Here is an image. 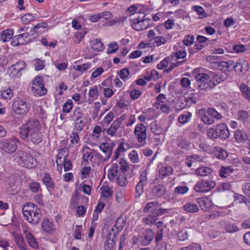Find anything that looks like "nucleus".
<instances>
[{"label":"nucleus","instance_id":"4468645a","mask_svg":"<svg viewBox=\"0 0 250 250\" xmlns=\"http://www.w3.org/2000/svg\"><path fill=\"white\" fill-rule=\"evenodd\" d=\"M33 35L29 33L20 34L15 36L12 43L13 45L18 46L20 44H23L24 43H28L33 40L32 38Z\"/></svg>","mask_w":250,"mask_h":250},{"label":"nucleus","instance_id":"6e6d98bb","mask_svg":"<svg viewBox=\"0 0 250 250\" xmlns=\"http://www.w3.org/2000/svg\"><path fill=\"white\" fill-rule=\"evenodd\" d=\"M79 133L80 132H77L76 131H72V132L71 133L70 136V139L71 144H77L79 143L80 141Z\"/></svg>","mask_w":250,"mask_h":250},{"label":"nucleus","instance_id":"cd10ccee","mask_svg":"<svg viewBox=\"0 0 250 250\" xmlns=\"http://www.w3.org/2000/svg\"><path fill=\"white\" fill-rule=\"evenodd\" d=\"M173 171L170 166H162L159 170V176L162 178L167 177L172 174Z\"/></svg>","mask_w":250,"mask_h":250},{"label":"nucleus","instance_id":"473e14b6","mask_svg":"<svg viewBox=\"0 0 250 250\" xmlns=\"http://www.w3.org/2000/svg\"><path fill=\"white\" fill-rule=\"evenodd\" d=\"M42 228L44 231L47 232H51L55 229L53 222L48 218L44 219L42 222Z\"/></svg>","mask_w":250,"mask_h":250},{"label":"nucleus","instance_id":"49530a36","mask_svg":"<svg viewBox=\"0 0 250 250\" xmlns=\"http://www.w3.org/2000/svg\"><path fill=\"white\" fill-rule=\"evenodd\" d=\"M202 247L199 244L192 243L190 245L182 247L178 250H201Z\"/></svg>","mask_w":250,"mask_h":250},{"label":"nucleus","instance_id":"680f3d73","mask_svg":"<svg viewBox=\"0 0 250 250\" xmlns=\"http://www.w3.org/2000/svg\"><path fill=\"white\" fill-rule=\"evenodd\" d=\"M188 190V188L187 186H178L175 188L174 192L176 194H184Z\"/></svg>","mask_w":250,"mask_h":250},{"label":"nucleus","instance_id":"f3484780","mask_svg":"<svg viewBox=\"0 0 250 250\" xmlns=\"http://www.w3.org/2000/svg\"><path fill=\"white\" fill-rule=\"evenodd\" d=\"M99 147L104 153V156L99 155V158L101 157L103 159V161L104 162L108 161L112 154L113 147L110 146L108 143H102Z\"/></svg>","mask_w":250,"mask_h":250},{"label":"nucleus","instance_id":"5701e85b","mask_svg":"<svg viewBox=\"0 0 250 250\" xmlns=\"http://www.w3.org/2000/svg\"><path fill=\"white\" fill-rule=\"evenodd\" d=\"M213 153L215 157L220 160H225L228 156L227 151L219 146H215L213 148Z\"/></svg>","mask_w":250,"mask_h":250},{"label":"nucleus","instance_id":"393cba45","mask_svg":"<svg viewBox=\"0 0 250 250\" xmlns=\"http://www.w3.org/2000/svg\"><path fill=\"white\" fill-rule=\"evenodd\" d=\"M221 224L224 227L225 230L229 233H233L238 231V229L235 224L229 221H223L221 222Z\"/></svg>","mask_w":250,"mask_h":250},{"label":"nucleus","instance_id":"13d9d810","mask_svg":"<svg viewBox=\"0 0 250 250\" xmlns=\"http://www.w3.org/2000/svg\"><path fill=\"white\" fill-rule=\"evenodd\" d=\"M151 130L155 135H160L163 132L162 128L155 123L151 124Z\"/></svg>","mask_w":250,"mask_h":250},{"label":"nucleus","instance_id":"79ce46f5","mask_svg":"<svg viewBox=\"0 0 250 250\" xmlns=\"http://www.w3.org/2000/svg\"><path fill=\"white\" fill-rule=\"evenodd\" d=\"M125 224V218L123 216H120L116 220L115 227L116 229L117 232H120L122 230Z\"/></svg>","mask_w":250,"mask_h":250},{"label":"nucleus","instance_id":"6e6552de","mask_svg":"<svg viewBox=\"0 0 250 250\" xmlns=\"http://www.w3.org/2000/svg\"><path fill=\"white\" fill-rule=\"evenodd\" d=\"M30 108V104L26 101L18 98L15 100L12 104L13 111L18 115L26 114Z\"/></svg>","mask_w":250,"mask_h":250},{"label":"nucleus","instance_id":"f704fd0d","mask_svg":"<svg viewBox=\"0 0 250 250\" xmlns=\"http://www.w3.org/2000/svg\"><path fill=\"white\" fill-rule=\"evenodd\" d=\"M233 169L231 167H221L219 170V176L222 178H227V177L230 175L233 172Z\"/></svg>","mask_w":250,"mask_h":250},{"label":"nucleus","instance_id":"4be33fe9","mask_svg":"<svg viewBox=\"0 0 250 250\" xmlns=\"http://www.w3.org/2000/svg\"><path fill=\"white\" fill-rule=\"evenodd\" d=\"M166 189L164 186L158 184L155 186L152 189V195L156 198H160L165 195Z\"/></svg>","mask_w":250,"mask_h":250},{"label":"nucleus","instance_id":"72a5a7b5","mask_svg":"<svg viewBox=\"0 0 250 250\" xmlns=\"http://www.w3.org/2000/svg\"><path fill=\"white\" fill-rule=\"evenodd\" d=\"M91 48L94 51H102L104 47V44L100 40L96 39L91 41Z\"/></svg>","mask_w":250,"mask_h":250},{"label":"nucleus","instance_id":"412c9836","mask_svg":"<svg viewBox=\"0 0 250 250\" xmlns=\"http://www.w3.org/2000/svg\"><path fill=\"white\" fill-rule=\"evenodd\" d=\"M23 233L28 245L33 249H37L38 247L37 242L31 232L28 230H24Z\"/></svg>","mask_w":250,"mask_h":250},{"label":"nucleus","instance_id":"864d4df0","mask_svg":"<svg viewBox=\"0 0 250 250\" xmlns=\"http://www.w3.org/2000/svg\"><path fill=\"white\" fill-rule=\"evenodd\" d=\"M73 107V102L71 100H67L62 105V111L64 113H69Z\"/></svg>","mask_w":250,"mask_h":250},{"label":"nucleus","instance_id":"e433bc0d","mask_svg":"<svg viewBox=\"0 0 250 250\" xmlns=\"http://www.w3.org/2000/svg\"><path fill=\"white\" fill-rule=\"evenodd\" d=\"M234 138L237 142H242L248 139L247 134L240 129L237 130L234 133Z\"/></svg>","mask_w":250,"mask_h":250},{"label":"nucleus","instance_id":"f03ea898","mask_svg":"<svg viewBox=\"0 0 250 250\" xmlns=\"http://www.w3.org/2000/svg\"><path fill=\"white\" fill-rule=\"evenodd\" d=\"M144 212L150 213L144 220L146 224L151 225L156 222L158 219V216L167 213L168 209L160 208V205L158 202H150L145 205Z\"/></svg>","mask_w":250,"mask_h":250},{"label":"nucleus","instance_id":"2f4dec72","mask_svg":"<svg viewBox=\"0 0 250 250\" xmlns=\"http://www.w3.org/2000/svg\"><path fill=\"white\" fill-rule=\"evenodd\" d=\"M43 183L48 189H53L54 188L53 181L49 173H46L42 179Z\"/></svg>","mask_w":250,"mask_h":250},{"label":"nucleus","instance_id":"1a4fd4ad","mask_svg":"<svg viewBox=\"0 0 250 250\" xmlns=\"http://www.w3.org/2000/svg\"><path fill=\"white\" fill-rule=\"evenodd\" d=\"M42 81L41 76H36L33 81L31 92L35 96H42L47 93Z\"/></svg>","mask_w":250,"mask_h":250},{"label":"nucleus","instance_id":"20e7f679","mask_svg":"<svg viewBox=\"0 0 250 250\" xmlns=\"http://www.w3.org/2000/svg\"><path fill=\"white\" fill-rule=\"evenodd\" d=\"M14 160L18 165L26 168H31L37 165V161L32 155L27 152L19 150L13 155Z\"/></svg>","mask_w":250,"mask_h":250},{"label":"nucleus","instance_id":"5fc2aeb1","mask_svg":"<svg viewBox=\"0 0 250 250\" xmlns=\"http://www.w3.org/2000/svg\"><path fill=\"white\" fill-rule=\"evenodd\" d=\"M166 39L162 37L157 36L155 38H154V39L153 40V42L152 43V44L154 45V43L157 46H160L162 45H163L165 44L167 42Z\"/></svg>","mask_w":250,"mask_h":250},{"label":"nucleus","instance_id":"c85d7f7f","mask_svg":"<svg viewBox=\"0 0 250 250\" xmlns=\"http://www.w3.org/2000/svg\"><path fill=\"white\" fill-rule=\"evenodd\" d=\"M233 67H235V70H238L241 72H246L249 69V63L247 61L242 60L239 62H237L235 64V66H233Z\"/></svg>","mask_w":250,"mask_h":250},{"label":"nucleus","instance_id":"f257e3e1","mask_svg":"<svg viewBox=\"0 0 250 250\" xmlns=\"http://www.w3.org/2000/svg\"><path fill=\"white\" fill-rule=\"evenodd\" d=\"M41 125L39 121L30 119L22 125L20 129V136L25 141H30L38 145L42 141L43 134L41 132Z\"/></svg>","mask_w":250,"mask_h":250},{"label":"nucleus","instance_id":"b1692460","mask_svg":"<svg viewBox=\"0 0 250 250\" xmlns=\"http://www.w3.org/2000/svg\"><path fill=\"white\" fill-rule=\"evenodd\" d=\"M67 154H66V149L65 148L62 149L56 156V163L57 168L62 170V166L63 161L66 159Z\"/></svg>","mask_w":250,"mask_h":250},{"label":"nucleus","instance_id":"ddd939ff","mask_svg":"<svg viewBox=\"0 0 250 250\" xmlns=\"http://www.w3.org/2000/svg\"><path fill=\"white\" fill-rule=\"evenodd\" d=\"M134 133L140 143L146 144V128L143 124H139L136 125Z\"/></svg>","mask_w":250,"mask_h":250},{"label":"nucleus","instance_id":"37998d69","mask_svg":"<svg viewBox=\"0 0 250 250\" xmlns=\"http://www.w3.org/2000/svg\"><path fill=\"white\" fill-rule=\"evenodd\" d=\"M211 77L212 81L215 83L216 82L217 83H219L221 82L224 81L226 79V74H216L215 73H211Z\"/></svg>","mask_w":250,"mask_h":250},{"label":"nucleus","instance_id":"7c9ffc66","mask_svg":"<svg viewBox=\"0 0 250 250\" xmlns=\"http://www.w3.org/2000/svg\"><path fill=\"white\" fill-rule=\"evenodd\" d=\"M13 36V31L8 29L3 31L0 35V40L3 42H8Z\"/></svg>","mask_w":250,"mask_h":250},{"label":"nucleus","instance_id":"0e129e2a","mask_svg":"<svg viewBox=\"0 0 250 250\" xmlns=\"http://www.w3.org/2000/svg\"><path fill=\"white\" fill-rule=\"evenodd\" d=\"M128 157L130 161L133 163H136L139 161V157L137 152L136 150H132L129 154Z\"/></svg>","mask_w":250,"mask_h":250},{"label":"nucleus","instance_id":"052dcab7","mask_svg":"<svg viewBox=\"0 0 250 250\" xmlns=\"http://www.w3.org/2000/svg\"><path fill=\"white\" fill-rule=\"evenodd\" d=\"M194 41V37L193 35H186L184 40L183 43L185 45L187 46L191 45L193 42Z\"/></svg>","mask_w":250,"mask_h":250},{"label":"nucleus","instance_id":"9d476101","mask_svg":"<svg viewBox=\"0 0 250 250\" xmlns=\"http://www.w3.org/2000/svg\"><path fill=\"white\" fill-rule=\"evenodd\" d=\"M215 185V182L213 181H199L195 184L194 189L197 192H206L212 189Z\"/></svg>","mask_w":250,"mask_h":250},{"label":"nucleus","instance_id":"bb28decb","mask_svg":"<svg viewBox=\"0 0 250 250\" xmlns=\"http://www.w3.org/2000/svg\"><path fill=\"white\" fill-rule=\"evenodd\" d=\"M150 21V20L146 19L145 20H139L136 22L133 23L132 27L137 31L144 30L147 28V24H145V22Z\"/></svg>","mask_w":250,"mask_h":250},{"label":"nucleus","instance_id":"0eeeda50","mask_svg":"<svg viewBox=\"0 0 250 250\" xmlns=\"http://www.w3.org/2000/svg\"><path fill=\"white\" fill-rule=\"evenodd\" d=\"M17 148V140L15 139H4L0 141V149L4 153L11 154Z\"/></svg>","mask_w":250,"mask_h":250},{"label":"nucleus","instance_id":"a19ab883","mask_svg":"<svg viewBox=\"0 0 250 250\" xmlns=\"http://www.w3.org/2000/svg\"><path fill=\"white\" fill-rule=\"evenodd\" d=\"M184 209L186 211L190 213L196 212L199 210L197 205L191 202L186 204L184 206Z\"/></svg>","mask_w":250,"mask_h":250},{"label":"nucleus","instance_id":"58836bf2","mask_svg":"<svg viewBox=\"0 0 250 250\" xmlns=\"http://www.w3.org/2000/svg\"><path fill=\"white\" fill-rule=\"evenodd\" d=\"M212 170L208 167H199L196 170V173L197 175L201 176H206L211 173H212Z\"/></svg>","mask_w":250,"mask_h":250},{"label":"nucleus","instance_id":"c03bdc74","mask_svg":"<svg viewBox=\"0 0 250 250\" xmlns=\"http://www.w3.org/2000/svg\"><path fill=\"white\" fill-rule=\"evenodd\" d=\"M207 113L209 116H210L216 120H220L222 118L221 114L213 108H208L207 110Z\"/></svg>","mask_w":250,"mask_h":250},{"label":"nucleus","instance_id":"6ab92c4d","mask_svg":"<svg viewBox=\"0 0 250 250\" xmlns=\"http://www.w3.org/2000/svg\"><path fill=\"white\" fill-rule=\"evenodd\" d=\"M14 239L17 246L20 250H27V246L21 234L14 233Z\"/></svg>","mask_w":250,"mask_h":250},{"label":"nucleus","instance_id":"a211bd4d","mask_svg":"<svg viewBox=\"0 0 250 250\" xmlns=\"http://www.w3.org/2000/svg\"><path fill=\"white\" fill-rule=\"evenodd\" d=\"M157 108H160L163 112L168 113L169 107L165 104L166 97L164 94H160L156 97Z\"/></svg>","mask_w":250,"mask_h":250},{"label":"nucleus","instance_id":"9b49d317","mask_svg":"<svg viewBox=\"0 0 250 250\" xmlns=\"http://www.w3.org/2000/svg\"><path fill=\"white\" fill-rule=\"evenodd\" d=\"M25 66L24 61H19L9 67L7 73L10 77L20 78L22 75L21 71L25 68Z\"/></svg>","mask_w":250,"mask_h":250},{"label":"nucleus","instance_id":"c756f323","mask_svg":"<svg viewBox=\"0 0 250 250\" xmlns=\"http://www.w3.org/2000/svg\"><path fill=\"white\" fill-rule=\"evenodd\" d=\"M199 203L200 207L204 211H207L212 208V203L210 200L207 198L200 199Z\"/></svg>","mask_w":250,"mask_h":250},{"label":"nucleus","instance_id":"aec40b11","mask_svg":"<svg viewBox=\"0 0 250 250\" xmlns=\"http://www.w3.org/2000/svg\"><path fill=\"white\" fill-rule=\"evenodd\" d=\"M122 124V119L119 118L114 121L107 130V133L111 136H115L118 129L121 126Z\"/></svg>","mask_w":250,"mask_h":250},{"label":"nucleus","instance_id":"09e8293b","mask_svg":"<svg viewBox=\"0 0 250 250\" xmlns=\"http://www.w3.org/2000/svg\"><path fill=\"white\" fill-rule=\"evenodd\" d=\"M238 120L243 123L247 122L249 118V113L247 111L241 110L237 113Z\"/></svg>","mask_w":250,"mask_h":250},{"label":"nucleus","instance_id":"ea45409f","mask_svg":"<svg viewBox=\"0 0 250 250\" xmlns=\"http://www.w3.org/2000/svg\"><path fill=\"white\" fill-rule=\"evenodd\" d=\"M116 244V241L113 238H110V235H108L106 238V240L104 244V248L105 250H112Z\"/></svg>","mask_w":250,"mask_h":250},{"label":"nucleus","instance_id":"3c124183","mask_svg":"<svg viewBox=\"0 0 250 250\" xmlns=\"http://www.w3.org/2000/svg\"><path fill=\"white\" fill-rule=\"evenodd\" d=\"M191 113L188 112L185 114H181L178 118V121L182 124H185L190 120Z\"/></svg>","mask_w":250,"mask_h":250},{"label":"nucleus","instance_id":"c9c22d12","mask_svg":"<svg viewBox=\"0 0 250 250\" xmlns=\"http://www.w3.org/2000/svg\"><path fill=\"white\" fill-rule=\"evenodd\" d=\"M198 96L197 94L192 93L187 97L184 98V102L186 103V104L188 106H190L192 104H195L197 102Z\"/></svg>","mask_w":250,"mask_h":250},{"label":"nucleus","instance_id":"a878e982","mask_svg":"<svg viewBox=\"0 0 250 250\" xmlns=\"http://www.w3.org/2000/svg\"><path fill=\"white\" fill-rule=\"evenodd\" d=\"M120 166L118 164L114 163L108 169V177L109 179H113L116 177L119 172Z\"/></svg>","mask_w":250,"mask_h":250},{"label":"nucleus","instance_id":"39448f33","mask_svg":"<svg viewBox=\"0 0 250 250\" xmlns=\"http://www.w3.org/2000/svg\"><path fill=\"white\" fill-rule=\"evenodd\" d=\"M208 136L211 139L220 138L221 139H227L229 136V132L225 124L217 125L215 128L211 127L207 131Z\"/></svg>","mask_w":250,"mask_h":250},{"label":"nucleus","instance_id":"e2e57ef3","mask_svg":"<svg viewBox=\"0 0 250 250\" xmlns=\"http://www.w3.org/2000/svg\"><path fill=\"white\" fill-rule=\"evenodd\" d=\"M34 18V17L31 14H26L21 17V20L24 24H26L29 23L30 21H33Z\"/></svg>","mask_w":250,"mask_h":250},{"label":"nucleus","instance_id":"f8f14e48","mask_svg":"<svg viewBox=\"0 0 250 250\" xmlns=\"http://www.w3.org/2000/svg\"><path fill=\"white\" fill-rule=\"evenodd\" d=\"M73 116L75 119L73 130L80 132L85 126V123L82 120L83 114L82 113L80 108H77L74 111Z\"/></svg>","mask_w":250,"mask_h":250},{"label":"nucleus","instance_id":"de8ad7c7","mask_svg":"<svg viewBox=\"0 0 250 250\" xmlns=\"http://www.w3.org/2000/svg\"><path fill=\"white\" fill-rule=\"evenodd\" d=\"M240 89L243 94V96L250 101V90L248 86L242 83L240 86Z\"/></svg>","mask_w":250,"mask_h":250},{"label":"nucleus","instance_id":"4c0bfd02","mask_svg":"<svg viewBox=\"0 0 250 250\" xmlns=\"http://www.w3.org/2000/svg\"><path fill=\"white\" fill-rule=\"evenodd\" d=\"M177 238L179 241H185L188 239V231L187 229L179 230L177 233Z\"/></svg>","mask_w":250,"mask_h":250},{"label":"nucleus","instance_id":"bf43d9fd","mask_svg":"<svg viewBox=\"0 0 250 250\" xmlns=\"http://www.w3.org/2000/svg\"><path fill=\"white\" fill-rule=\"evenodd\" d=\"M29 188L31 192L33 193H37L41 189L40 183L36 182L30 183Z\"/></svg>","mask_w":250,"mask_h":250},{"label":"nucleus","instance_id":"8fccbe9b","mask_svg":"<svg viewBox=\"0 0 250 250\" xmlns=\"http://www.w3.org/2000/svg\"><path fill=\"white\" fill-rule=\"evenodd\" d=\"M100 190L101 191L102 195L104 198H109L112 195V191L111 189L107 186L102 187L101 188Z\"/></svg>","mask_w":250,"mask_h":250},{"label":"nucleus","instance_id":"338daca9","mask_svg":"<svg viewBox=\"0 0 250 250\" xmlns=\"http://www.w3.org/2000/svg\"><path fill=\"white\" fill-rule=\"evenodd\" d=\"M34 66L36 70H40L42 69L44 66V61L39 59H36L35 60Z\"/></svg>","mask_w":250,"mask_h":250},{"label":"nucleus","instance_id":"4d7b16f0","mask_svg":"<svg viewBox=\"0 0 250 250\" xmlns=\"http://www.w3.org/2000/svg\"><path fill=\"white\" fill-rule=\"evenodd\" d=\"M177 145L182 148L185 149L188 146L189 143L186 139L180 138L177 141Z\"/></svg>","mask_w":250,"mask_h":250},{"label":"nucleus","instance_id":"dca6fc26","mask_svg":"<svg viewBox=\"0 0 250 250\" xmlns=\"http://www.w3.org/2000/svg\"><path fill=\"white\" fill-rule=\"evenodd\" d=\"M147 183L146 174L143 172L140 177V180L136 186V197H139L144 192V186Z\"/></svg>","mask_w":250,"mask_h":250},{"label":"nucleus","instance_id":"774afa93","mask_svg":"<svg viewBox=\"0 0 250 250\" xmlns=\"http://www.w3.org/2000/svg\"><path fill=\"white\" fill-rule=\"evenodd\" d=\"M243 192L250 197V183H245L242 186Z\"/></svg>","mask_w":250,"mask_h":250},{"label":"nucleus","instance_id":"423d86ee","mask_svg":"<svg viewBox=\"0 0 250 250\" xmlns=\"http://www.w3.org/2000/svg\"><path fill=\"white\" fill-rule=\"evenodd\" d=\"M197 85L201 90L208 91L213 88L216 84L211 79V73L208 75L206 73H200L196 75Z\"/></svg>","mask_w":250,"mask_h":250},{"label":"nucleus","instance_id":"2eb2a0df","mask_svg":"<svg viewBox=\"0 0 250 250\" xmlns=\"http://www.w3.org/2000/svg\"><path fill=\"white\" fill-rule=\"evenodd\" d=\"M154 237V232L151 229H146L140 237V243L141 245L146 246L149 245Z\"/></svg>","mask_w":250,"mask_h":250},{"label":"nucleus","instance_id":"69168bd1","mask_svg":"<svg viewBox=\"0 0 250 250\" xmlns=\"http://www.w3.org/2000/svg\"><path fill=\"white\" fill-rule=\"evenodd\" d=\"M169 60L170 58L168 57L165 58L157 64V68L159 69H163L166 68L168 65Z\"/></svg>","mask_w":250,"mask_h":250},{"label":"nucleus","instance_id":"603ef678","mask_svg":"<svg viewBox=\"0 0 250 250\" xmlns=\"http://www.w3.org/2000/svg\"><path fill=\"white\" fill-rule=\"evenodd\" d=\"M91 64L90 63H86L80 65H74L73 68L75 70L79 71L81 73H83L87 69L90 68Z\"/></svg>","mask_w":250,"mask_h":250},{"label":"nucleus","instance_id":"a18cd8bd","mask_svg":"<svg viewBox=\"0 0 250 250\" xmlns=\"http://www.w3.org/2000/svg\"><path fill=\"white\" fill-rule=\"evenodd\" d=\"M117 183L121 187H125L127 185L128 182L125 173L122 172L119 175L117 178Z\"/></svg>","mask_w":250,"mask_h":250},{"label":"nucleus","instance_id":"7ed1b4c3","mask_svg":"<svg viewBox=\"0 0 250 250\" xmlns=\"http://www.w3.org/2000/svg\"><path fill=\"white\" fill-rule=\"evenodd\" d=\"M22 212L25 219L34 225L38 224L42 217L41 210L36 205L30 202L23 206Z\"/></svg>","mask_w":250,"mask_h":250}]
</instances>
